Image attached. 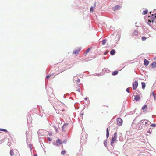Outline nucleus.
<instances>
[{"instance_id": "a878e982", "label": "nucleus", "mask_w": 156, "mask_h": 156, "mask_svg": "<svg viewBox=\"0 0 156 156\" xmlns=\"http://www.w3.org/2000/svg\"><path fill=\"white\" fill-rule=\"evenodd\" d=\"M41 131H42V130H38V131L37 133H38V135H42V134L41 133Z\"/></svg>"}, {"instance_id": "4be33fe9", "label": "nucleus", "mask_w": 156, "mask_h": 156, "mask_svg": "<svg viewBox=\"0 0 156 156\" xmlns=\"http://www.w3.org/2000/svg\"><path fill=\"white\" fill-rule=\"evenodd\" d=\"M77 78L76 76H74L73 78V80L74 83H75L77 80Z\"/></svg>"}, {"instance_id": "603ef678", "label": "nucleus", "mask_w": 156, "mask_h": 156, "mask_svg": "<svg viewBox=\"0 0 156 156\" xmlns=\"http://www.w3.org/2000/svg\"><path fill=\"white\" fill-rule=\"evenodd\" d=\"M33 156H37V154H34V155Z\"/></svg>"}, {"instance_id": "ea45409f", "label": "nucleus", "mask_w": 156, "mask_h": 156, "mask_svg": "<svg viewBox=\"0 0 156 156\" xmlns=\"http://www.w3.org/2000/svg\"><path fill=\"white\" fill-rule=\"evenodd\" d=\"M77 91H78V92H79L80 93L81 92V90H80V88H78L77 89Z\"/></svg>"}, {"instance_id": "58836bf2", "label": "nucleus", "mask_w": 156, "mask_h": 156, "mask_svg": "<svg viewBox=\"0 0 156 156\" xmlns=\"http://www.w3.org/2000/svg\"><path fill=\"white\" fill-rule=\"evenodd\" d=\"M47 139L48 140L50 141H51L52 140V139L49 137H48Z\"/></svg>"}, {"instance_id": "13d9d810", "label": "nucleus", "mask_w": 156, "mask_h": 156, "mask_svg": "<svg viewBox=\"0 0 156 156\" xmlns=\"http://www.w3.org/2000/svg\"><path fill=\"white\" fill-rule=\"evenodd\" d=\"M137 22H136V23H135V24L136 25V24H137Z\"/></svg>"}, {"instance_id": "4d7b16f0", "label": "nucleus", "mask_w": 156, "mask_h": 156, "mask_svg": "<svg viewBox=\"0 0 156 156\" xmlns=\"http://www.w3.org/2000/svg\"><path fill=\"white\" fill-rule=\"evenodd\" d=\"M136 27H138V26L137 25H136Z\"/></svg>"}, {"instance_id": "f704fd0d", "label": "nucleus", "mask_w": 156, "mask_h": 156, "mask_svg": "<svg viewBox=\"0 0 156 156\" xmlns=\"http://www.w3.org/2000/svg\"><path fill=\"white\" fill-rule=\"evenodd\" d=\"M126 91L128 93H130V92H129V88H127L126 90Z\"/></svg>"}, {"instance_id": "3c124183", "label": "nucleus", "mask_w": 156, "mask_h": 156, "mask_svg": "<svg viewBox=\"0 0 156 156\" xmlns=\"http://www.w3.org/2000/svg\"><path fill=\"white\" fill-rule=\"evenodd\" d=\"M83 115V113H82L80 114V115L81 116V115Z\"/></svg>"}, {"instance_id": "680f3d73", "label": "nucleus", "mask_w": 156, "mask_h": 156, "mask_svg": "<svg viewBox=\"0 0 156 156\" xmlns=\"http://www.w3.org/2000/svg\"><path fill=\"white\" fill-rule=\"evenodd\" d=\"M85 137H86V136H85Z\"/></svg>"}, {"instance_id": "393cba45", "label": "nucleus", "mask_w": 156, "mask_h": 156, "mask_svg": "<svg viewBox=\"0 0 156 156\" xmlns=\"http://www.w3.org/2000/svg\"><path fill=\"white\" fill-rule=\"evenodd\" d=\"M90 11L91 13H92L94 11L93 7L92 6L90 8Z\"/></svg>"}, {"instance_id": "cd10ccee", "label": "nucleus", "mask_w": 156, "mask_h": 156, "mask_svg": "<svg viewBox=\"0 0 156 156\" xmlns=\"http://www.w3.org/2000/svg\"><path fill=\"white\" fill-rule=\"evenodd\" d=\"M90 48H88L86 51L85 53L86 54H87L88 52H89L90 51Z\"/></svg>"}, {"instance_id": "bb28decb", "label": "nucleus", "mask_w": 156, "mask_h": 156, "mask_svg": "<svg viewBox=\"0 0 156 156\" xmlns=\"http://www.w3.org/2000/svg\"><path fill=\"white\" fill-rule=\"evenodd\" d=\"M0 131H2L5 132H8L6 129H0Z\"/></svg>"}, {"instance_id": "5fc2aeb1", "label": "nucleus", "mask_w": 156, "mask_h": 156, "mask_svg": "<svg viewBox=\"0 0 156 156\" xmlns=\"http://www.w3.org/2000/svg\"><path fill=\"white\" fill-rule=\"evenodd\" d=\"M120 139H121V138H120V137H119V140H120V141H121V140H120Z\"/></svg>"}, {"instance_id": "7c9ffc66", "label": "nucleus", "mask_w": 156, "mask_h": 156, "mask_svg": "<svg viewBox=\"0 0 156 156\" xmlns=\"http://www.w3.org/2000/svg\"><path fill=\"white\" fill-rule=\"evenodd\" d=\"M147 107V105H144V106H143L142 107V109H143V110H144V109H145V108H146Z\"/></svg>"}, {"instance_id": "f3484780", "label": "nucleus", "mask_w": 156, "mask_h": 156, "mask_svg": "<svg viewBox=\"0 0 156 156\" xmlns=\"http://www.w3.org/2000/svg\"><path fill=\"white\" fill-rule=\"evenodd\" d=\"M118 73V71H115L113 72L112 73V75L113 76H115L117 75Z\"/></svg>"}, {"instance_id": "20e7f679", "label": "nucleus", "mask_w": 156, "mask_h": 156, "mask_svg": "<svg viewBox=\"0 0 156 156\" xmlns=\"http://www.w3.org/2000/svg\"><path fill=\"white\" fill-rule=\"evenodd\" d=\"M117 122L118 126H121L122 124L123 121L122 119L119 118L117 119Z\"/></svg>"}, {"instance_id": "4468645a", "label": "nucleus", "mask_w": 156, "mask_h": 156, "mask_svg": "<svg viewBox=\"0 0 156 156\" xmlns=\"http://www.w3.org/2000/svg\"><path fill=\"white\" fill-rule=\"evenodd\" d=\"M151 65L153 68H155L156 67V62H154L151 64Z\"/></svg>"}, {"instance_id": "0eeeda50", "label": "nucleus", "mask_w": 156, "mask_h": 156, "mask_svg": "<svg viewBox=\"0 0 156 156\" xmlns=\"http://www.w3.org/2000/svg\"><path fill=\"white\" fill-rule=\"evenodd\" d=\"M120 6L119 5H117L115 6L113 8V9L114 11H115L116 10H119L120 9Z\"/></svg>"}, {"instance_id": "de8ad7c7", "label": "nucleus", "mask_w": 156, "mask_h": 156, "mask_svg": "<svg viewBox=\"0 0 156 156\" xmlns=\"http://www.w3.org/2000/svg\"><path fill=\"white\" fill-rule=\"evenodd\" d=\"M84 100H87V97H86V98H84Z\"/></svg>"}, {"instance_id": "c85d7f7f", "label": "nucleus", "mask_w": 156, "mask_h": 156, "mask_svg": "<svg viewBox=\"0 0 156 156\" xmlns=\"http://www.w3.org/2000/svg\"><path fill=\"white\" fill-rule=\"evenodd\" d=\"M142 38V40L143 41H144L145 40H146V38L145 37H142L141 38Z\"/></svg>"}, {"instance_id": "412c9836", "label": "nucleus", "mask_w": 156, "mask_h": 156, "mask_svg": "<svg viewBox=\"0 0 156 156\" xmlns=\"http://www.w3.org/2000/svg\"><path fill=\"white\" fill-rule=\"evenodd\" d=\"M68 124L67 123H65V124H64L62 126V131H64V128Z\"/></svg>"}, {"instance_id": "f8f14e48", "label": "nucleus", "mask_w": 156, "mask_h": 156, "mask_svg": "<svg viewBox=\"0 0 156 156\" xmlns=\"http://www.w3.org/2000/svg\"><path fill=\"white\" fill-rule=\"evenodd\" d=\"M141 84L142 85V89H144L146 87L145 83L144 82H141Z\"/></svg>"}, {"instance_id": "6e6d98bb", "label": "nucleus", "mask_w": 156, "mask_h": 156, "mask_svg": "<svg viewBox=\"0 0 156 156\" xmlns=\"http://www.w3.org/2000/svg\"><path fill=\"white\" fill-rule=\"evenodd\" d=\"M120 139H121V138H120V137H119V140H120V141H121V140H120Z\"/></svg>"}, {"instance_id": "6ab92c4d", "label": "nucleus", "mask_w": 156, "mask_h": 156, "mask_svg": "<svg viewBox=\"0 0 156 156\" xmlns=\"http://www.w3.org/2000/svg\"><path fill=\"white\" fill-rule=\"evenodd\" d=\"M148 12V10L147 9H146L145 10H144L142 12V14L143 15H145Z\"/></svg>"}, {"instance_id": "a19ab883", "label": "nucleus", "mask_w": 156, "mask_h": 156, "mask_svg": "<svg viewBox=\"0 0 156 156\" xmlns=\"http://www.w3.org/2000/svg\"><path fill=\"white\" fill-rule=\"evenodd\" d=\"M147 133L149 134H151V133L150 130H148L147 131Z\"/></svg>"}, {"instance_id": "7ed1b4c3", "label": "nucleus", "mask_w": 156, "mask_h": 156, "mask_svg": "<svg viewBox=\"0 0 156 156\" xmlns=\"http://www.w3.org/2000/svg\"><path fill=\"white\" fill-rule=\"evenodd\" d=\"M117 136V134L116 132H115L114 135V136H112V139L111 141V145L113 146V144L114 142H116L117 140L116 139Z\"/></svg>"}, {"instance_id": "473e14b6", "label": "nucleus", "mask_w": 156, "mask_h": 156, "mask_svg": "<svg viewBox=\"0 0 156 156\" xmlns=\"http://www.w3.org/2000/svg\"><path fill=\"white\" fill-rule=\"evenodd\" d=\"M150 126L151 127H155L156 126V124H152L150 125Z\"/></svg>"}, {"instance_id": "a211bd4d", "label": "nucleus", "mask_w": 156, "mask_h": 156, "mask_svg": "<svg viewBox=\"0 0 156 156\" xmlns=\"http://www.w3.org/2000/svg\"><path fill=\"white\" fill-rule=\"evenodd\" d=\"M10 154L11 156H14V152L13 150H10Z\"/></svg>"}, {"instance_id": "dca6fc26", "label": "nucleus", "mask_w": 156, "mask_h": 156, "mask_svg": "<svg viewBox=\"0 0 156 156\" xmlns=\"http://www.w3.org/2000/svg\"><path fill=\"white\" fill-rule=\"evenodd\" d=\"M109 136V132L108 130V128H107L106 129V137L108 138Z\"/></svg>"}, {"instance_id": "c03bdc74", "label": "nucleus", "mask_w": 156, "mask_h": 156, "mask_svg": "<svg viewBox=\"0 0 156 156\" xmlns=\"http://www.w3.org/2000/svg\"><path fill=\"white\" fill-rule=\"evenodd\" d=\"M7 144L8 146H10V143L9 142H8V143H7Z\"/></svg>"}, {"instance_id": "ddd939ff", "label": "nucleus", "mask_w": 156, "mask_h": 156, "mask_svg": "<svg viewBox=\"0 0 156 156\" xmlns=\"http://www.w3.org/2000/svg\"><path fill=\"white\" fill-rule=\"evenodd\" d=\"M115 50L114 49H112L110 51V54L112 55H115Z\"/></svg>"}, {"instance_id": "39448f33", "label": "nucleus", "mask_w": 156, "mask_h": 156, "mask_svg": "<svg viewBox=\"0 0 156 156\" xmlns=\"http://www.w3.org/2000/svg\"><path fill=\"white\" fill-rule=\"evenodd\" d=\"M138 85V83L137 81H135L133 83V89L134 90H135L137 88Z\"/></svg>"}, {"instance_id": "e433bc0d", "label": "nucleus", "mask_w": 156, "mask_h": 156, "mask_svg": "<svg viewBox=\"0 0 156 156\" xmlns=\"http://www.w3.org/2000/svg\"><path fill=\"white\" fill-rule=\"evenodd\" d=\"M55 130L56 132L57 133L59 131H58V128L56 127H55Z\"/></svg>"}, {"instance_id": "6e6552de", "label": "nucleus", "mask_w": 156, "mask_h": 156, "mask_svg": "<svg viewBox=\"0 0 156 156\" xmlns=\"http://www.w3.org/2000/svg\"><path fill=\"white\" fill-rule=\"evenodd\" d=\"M61 140L59 139H58L56 140V144L57 146L60 145L61 144Z\"/></svg>"}, {"instance_id": "864d4df0", "label": "nucleus", "mask_w": 156, "mask_h": 156, "mask_svg": "<svg viewBox=\"0 0 156 156\" xmlns=\"http://www.w3.org/2000/svg\"><path fill=\"white\" fill-rule=\"evenodd\" d=\"M104 54L105 55H106V52H105L104 53Z\"/></svg>"}, {"instance_id": "49530a36", "label": "nucleus", "mask_w": 156, "mask_h": 156, "mask_svg": "<svg viewBox=\"0 0 156 156\" xmlns=\"http://www.w3.org/2000/svg\"><path fill=\"white\" fill-rule=\"evenodd\" d=\"M96 2H95L94 3V6L95 7L96 6Z\"/></svg>"}, {"instance_id": "09e8293b", "label": "nucleus", "mask_w": 156, "mask_h": 156, "mask_svg": "<svg viewBox=\"0 0 156 156\" xmlns=\"http://www.w3.org/2000/svg\"><path fill=\"white\" fill-rule=\"evenodd\" d=\"M53 107H54V108H55H55L54 107V106H55V105L54 104L53 105V104H52Z\"/></svg>"}, {"instance_id": "5701e85b", "label": "nucleus", "mask_w": 156, "mask_h": 156, "mask_svg": "<svg viewBox=\"0 0 156 156\" xmlns=\"http://www.w3.org/2000/svg\"><path fill=\"white\" fill-rule=\"evenodd\" d=\"M107 140H105L104 141V144L105 147H107Z\"/></svg>"}, {"instance_id": "72a5a7b5", "label": "nucleus", "mask_w": 156, "mask_h": 156, "mask_svg": "<svg viewBox=\"0 0 156 156\" xmlns=\"http://www.w3.org/2000/svg\"><path fill=\"white\" fill-rule=\"evenodd\" d=\"M51 75H48L46 76V78L47 79H48L50 76H51Z\"/></svg>"}, {"instance_id": "1a4fd4ad", "label": "nucleus", "mask_w": 156, "mask_h": 156, "mask_svg": "<svg viewBox=\"0 0 156 156\" xmlns=\"http://www.w3.org/2000/svg\"><path fill=\"white\" fill-rule=\"evenodd\" d=\"M138 30H135L132 34V35L137 36L138 35Z\"/></svg>"}, {"instance_id": "c756f323", "label": "nucleus", "mask_w": 156, "mask_h": 156, "mask_svg": "<svg viewBox=\"0 0 156 156\" xmlns=\"http://www.w3.org/2000/svg\"><path fill=\"white\" fill-rule=\"evenodd\" d=\"M48 134L50 136H52V133L51 131L48 132Z\"/></svg>"}, {"instance_id": "bf43d9fd", "label": "nucleus", "mask_w": 156, "mask_h": 156, "mask_svg": "<svg viewBox=\"0 0 156 156\" xmlns=\"http://www.w3.org/2000/svg\"><path fill=\"white\" fill-rule=\"evenodd\" d=\"M155 59L156 60V57L155 58Z\"/></svg>"}, {"instance_id": "a18cd8bd", "label": "nucleus", "mask_w": 156, "mask_h": 156, "mask_svg": "<svg viewBox=\"0 0 156 156\" xmlns=\"http://www.w3.org/2000/svg\"><path fill=\"white\" fill-rule=\"evenodd\" d=\"M107 69H106V68H105L104 69H103V70L104 71V70H105L106 71H107Z\"/></svg>"}, {"instance_id": "b1692460", "label": "nucleus", "mask_w": 156, "mask_h": 156, "mask_svg": "<svg viewBox=\"0 0 156 156\" xmlns=\"http://www.w3.org/2000/svg\"><path fill=\"white\" fill-rule=\"evenodd\" d=\"M93 75H94V76H101V74L99 73H98L94 74Z\"/></svg>"}, {"instance_id": "052dcab7", "label": "nucleus", "mask_w": 156, "mask_h": 156, "mask_svg": "<svg viewBox=\"0 0 156 156\" xmlns=\"http://www.w3.org/2000/svg\"><path fill=\"white\" fill-rule=\"evenodd\" d=\"M2 133V132H0V133Z\"/></svg>"}, {"instance_id": "2f4dec72", "label": "nucleus", "mask_w": 156, "mask_h": 156, "mask_svg": "<svg viewBox=\"0 0 156 156\" xmlns=\"http://www.w3.org/2000/svg\"><path fill=\"white\" fill-rule=\"evenodd\" d=\"M65 151L64 150H62V151L61 154L62 155H64L65 154Z\"/></svg>"}, {"instance_id": "9d476101", "label": "nucleus", "mask_w": 156, "mask_h": 156, "mask_svg": "<svg viewBox=\"0 0 156 156\" xmlns=\"http://www.w3.org/2000/svg\"><path fill=\"white\" fill-rule=\"evenodd\" d=\"M134 99L137 101H139L140 99L139 95H138L135 96Z\"/></svg>"}, {"instance_id": "c9c22d12", "label": "nucleus", "mask_w": 156, "mask_h": 156, "mask_svg": "<svg viewBox=\"0 0 156 156\" xmlns=\"http://www.w3.org/2000/svg\"><path fill=\"white\" fill-rule=\"evenodd\" d=\"M136 118H137V117H136L133 120V122L132 123V125H133L135 124L134 122H135V120L136 119Z\"/></svg>"}, {"instance_id": "9b49d317", "label": "nucleus", "mask_w": 156, "mask_h": 156, "mask_svg": "<svg viewBox=\"0 0 156 156\" xmlns=\"http://www.w3.org/2000/svg\"><path fill=\"white\" fill-rule=\"evenodd\" d=\"M144 64L146 66H147L149 64V61L146 59L144 60Z\"/></svg>"}, {"instance_id": "aec40b11", "label": "nucleus", "mask_w": 156, "mask_h": 156, "mask_svg": "<svg viewBox=\"0 0 156 156\" xmlns=\"http://www.w3.org/2000/svg\"><path fill=\"white\" fill-rule=\"evenodd\" d=\"M107 40L106 39L103 40L102 41V44L103 45H105L106 42Z\"/></svg>"}, {"instance_id": "f03ea898", "label": "nucleus", "mask_w": 156, "mask_h": 156, "mask_svg": "<svg viewBox=\"0 0 156 156\" xmlns=\"http://www.w3.org/2000/svg\"><path fill=\"white\" fill-rule=\"evenodd\" d=\"M151 13L152 12H150V13L151 15V16L150 18L147 20V23L150 26H151L154 22L156 21V13L155 14H151Z\"/></svg>"}, {"instance_id": "4c0bfd02", "label": "nucleus", "mask_w": 156, "mask_h": 156, "mask_svg": "<svg viewBox=\"0 0 156 156\" xmlns=\"http://www.w3.org/2000/svg\"><path fill=\"white\" fill-rule=\"evenodd\" d=\"M76 81L78 83H80V80L79 78H77Z\"/></svg>"}, {"instance_id": "423d86ee", "label": "nucleus", "mask_w": 156, "mask_h": 156, "mask_svg": "<svg viewBox=\"0 0 156 156\" xmlns=\"http://www.w3.org/2000/svg\"><path fill=\"white\" fill-rule=\"evenodd\" d=\"M80 50H81V48H79L77 50H74L73 51V55L78 54L79 53L80 51Z\"/></svg>"}, {"instance_id": "2eb2a0df", "label": "nucleus", "mask_w": 156, "mask_h": 156, "mask_svg": "<svg viewBox=\"0 0 156 156\" xmlns=\"http://www.w3.org/2000/svg\"><path fill=\"white\" fill-rule=\"evenodd\" d=\"M151 95H153L154 98V101H155L156 100V95L155 94L154 92L153 91L152 92V94H151Z\"/></svg>"}, {"instance_id": "37998d69", "label": "nucleus", "mask_w": 156, "mask_h": 156, "mask_svg": "<svg viewBox=\"0 0 156 156\" xmlns=\"http://www.w3.org/2000/svg\"><path fill=\"white\" fill-rule=\"evenodd\" d=\"M83 137V136H82V138H81V140H80L81 143H82V142H83V138H82Z\"/></svg>"}, {"instance_id": "8fccbe9b", "label": "nucleus", "mask_w": 156, "mask_h": 156, "mask_svg": "<svg viewBox=\"0 0 156 156\" xmlns=\"http://www.w3.org/2000/svg\"><path fill=\"white\" fill-rule=\"evenodd\" d=\"M118 37L120 39V35H119V36H118Z\"/></svg>"}, {"instance_id": "f257e3e1", "label": "nucleus", "mask_w": 156, "mask_h": 156, "mask_svg": "<svg viewBox=\"0 0 156 156\" xmlns=\"http://www.w3.org/2000/svg\"><path fill=\"white\" fill-rule=\"evenodd\" d=\"M151 123V122L147 120H142L138 123L137 127L138 130H140L142 129L144 127L147 126Z\"/></svg>"}, {"instance_id": "79ce46f5", "label": "nucleus", "mask_w": 156, "mask_h": 156, "mask_svg": "<svg viewBox=\"0 0 156 156\" xmlns=\"http://www.w3.org/2000/svg\"><path fill=\"white\" fill-rule=\"evenodd\" d=\"M49 101H50V102L51 103H52V104H53V102H51V99H50V98H49Z\"/></svg>"}]
</instances>
